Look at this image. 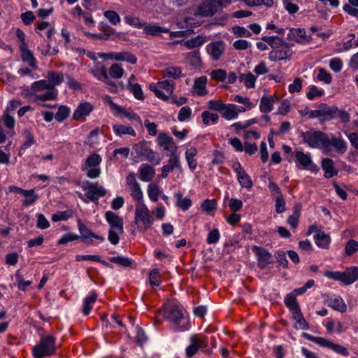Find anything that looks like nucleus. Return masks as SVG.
<instances>
[{"label": "nucleus", "instance_id": "nucleus-1", "mask_svg": "<svg viewBox=\"0 0 358 358\" xmlns=\"http://www.w3.org/2000/svg\"><path fill=\"white\" fill-rule=\"evenodd\" d=\"M303 141L311 148H317L327 155H343L347 151L348 145L341 136H329L327 134L315 129L301 133Z\"/></svg>", "mask_w": 358, "mask_h": 358}, {"label": "nucleus", "instance_id": "nucleus-2", "mask_svg": "<svg viewBox=\"0 0 358 358\" xmlns=\"http://www.w3.org/2000/svg\"><path fill=\"white\" fill-rule=\"evenodd\" d=\"M154 222L155 218L145 202L135 204L134 224L131 229L132 234L150 229Z\"/></svg>", "mask_w": 358, "mask_h": 358}, {"label": "nucleus", "instance_id": "nucleus-3", "mask_svg": "<svg viewBox=\"0 0 358 358\" xmlns=\"http://www.w3.org/2000/svg\"><path fill=\"white\" fill-rule=\"evenodd\" d=\"M166 320L169 321L176 331H185L189 329V319L180 306L176 303L169 305L164 312Z\"/></svg>", "mask_w": 358, "mask_h": 358}, {"label": "nucleus", "instance_id": "nucleus-4", "mask_svg": "<svg viewBox=\"0 0 358 358\" xmlns=\"http://www.w3.org/2000/svg\"><path fill=\"white\" fill-rule=\"evenodd\" d=\"M224 3L230 4L231 0H203L201 5L192 8V14L201 17H212L217 11L216 4L222 6Z\"/></svg>", "mask_w": 358, "mask_h": 358}, {"label": "nucleus", "instance_id": "nucleus-5", "mask_svg": "<svg viewBox=\"0 0 358 358\" xmlns=\"http://www.w3.org/2000/svg\"><path fill=\"white\" fill-rule=\"evenodd\" d=\"M55 338L52 336L43 337L32 350L35 358H43L53 355L56 351Z\"/></svg>", "mask_w": 358, "mask_h": 358}, {"label": "nucleus", "instance_id": "nucleus-6", "mask_svg": "<svg viewBox=\"0 0 358 358\" xmlns=\"http://www.w3.org/2000/svg\"><path fill=\"white\" fill-rule=\"evenodd\" d=\"M101 161V157L96 153H93L87 157L83 166V171L85 172L88 178L94 179L99 177L101 173L99 165Z\"/></svg>", "mask_w": 358, "mask_h": 358}, {"label": "nucleus", "instance_id": "nucleus-7", "mask_svg": "<svg viewBox=\"0 0 358 358\" xmlns=\"http://www.w3.org/2000/svg\"><path fill=\"white\" fill-rule=\"evenodd\" d=\"M149 88L157 98L167 100L173 94V83L166 80L157 83H151Z\"/></svg>", "mask_w": 358, "mask_h": 358}, {"label": "nucleus", "instance_id": "nucleus-8", "mask_svg": "<svg viewBox=\"0 0 358 358\" xmlns=\"http://www.w3.org/2000/svg\"><path fill=\"white\" fill-rule=\"evenodd\" d=\"M103 101L110 106L115 115H121L122 116L127 117L129 120H134L139 124H142V120L139 115L130 109L126 110L124 108L116 104L112 101L110 96L106 95L103 97Z\"/></svg>", "mask_w": 358, "mask_h": 358}, {"label": "nucleus", "instance_id": "nucleus-9", "mask_svg": "<svg viewBox=\"0 0 358 358\" xmlns=\"http://www.w3.org/2000/svg\"><path fill=\"white\" fill-rule=\"evenodd\" d=\"M126 185L129 191V194L132 199L139 203L145 202L143 200V193L141 188L140 184L138 182L134 173H129L126 178Z\"/></svg>", "mask_w": 358, "mask_h": 358}, {"label": "nucleus", "instance_id": "nucleus-10", "mask_svg": "<svg viewBox=\"0 0 358 358\" xmlns=\"http://www.w3.org/2000/svg\"><path fill=\"white\" fill-rule=\"evenodd\" d=\"M189 342V345L185 349V353L188 357L194 356L199 350H206L208 346L206 338L198 334L192 335Z\"/></svg>", "mask_w": 358, "mask_h": 358}, {"label": "nucleus", "instance_id": "nucleus-11", "mask_svg": "<svg viewBox=\"0 0 358 358\" xmlns=\"http://www.w3.org/2000/svg\"><path fill=\"white\" fill-rule=\"evenodd\" d=\"M190 31H193V30L189 29L186 31H179L176 32H173L170 34V36L172 37H181L182 39L176 40L171 43V45H203L206 43V38L205 36H197L195 38H192L190 39L185 40V38L187 34H189Z\"/></svg>", "mask_w": 358, "mask_h": 358}, {"label": "nucleus", "instance_id": "nucleus-12", "mask_svg": "<svg viewBox=\"0 0 358 358\" xmlns=\"http://www.w3.org/2000/svg\"><path fill=\"white\" fill-rule=\"evenodd\" d=\"M82 189L85 192V196L91 201H95L106 194V190L102 186L92 184L88 181L82 183Z\"/></svg>", "mask_w": 358, "mask_h": 358}, {"label": "nucleus", "instance_id": "nucleus-13", "mask_svg": "<svg viewBox=\"0 0 358 358\" xmlns=\"http://www.w3.org/2000/svg\"><path fill=\"white\" fill-rule=\"evenodd\" d=\"M252 252L255 253L258 266L264 269L273 262L272 255L265 248L257 245L252 248Z\"/></svg>", "mask_w": 358, "mask_h": 358}, {"label": "nucleus", "instance_id": "nucleus-14", "mask_svg": "<svg viewBox=\"0 0 358 358\" xmlns=\"http://www.w3.org/2000/svg\"><path fill=\"white\" fill-rule=\"evenodd\" d=\"M294 157L296 164L301 166L304 169L309 170L312 172H315L317 170L310 153H305L302 150H296Z\"/></svg>", "mask_w": 358, "mask_h": 358}, {"label": "nucleus", "instance_id": "nucleus-15", "mask_svg": "<svg viewBox=\"0 0 358 358\" xmlns=\"http://www.w3.org/2000/svg\"><path fill=\"white\" fill-rule=\"evenodd\" d=\"M232 169L236 173L238 181L242 187L250 189L252 187L253 182L250 176L245 172L239 162L234 163Z\"/></svg>", "mask_w": 358, "mask_h": 358}, {"label": "nucleus", "instance_id": "nucleus-16", "mask_svg": "<svg viewBox=\"0 0 358 358\" xmlns=\"http://www.w3.org/2000/svg\"><path fill=\"white\" fill-rule=\"evenodd\" d=\"M58 95V91L55 87H49L41 93L36 94V96L31 98L37 104L45 107H51L45 104V101L55 100Z\"/></svg>", "mask_w": 358, "mask_h": 358}, {"label": "nucleus", "instance_id": "nucleus-17", "mask_svg": "<svg viewBox=\"0 0 358 358\" xmlns=\"http://www.w3.org/2000/svg\"><path fill=\"white\" fill-rule=\"evenodd\" d=\"M52 86L48 84L47 80H40L33 83L30 88L25 89L22 91V94L27 99H31L36 94L43 92L48 90Z\"/></svg>", "mask_w": 358, "mask_h": 358}, {"label": "nucleus", "instance_id": "nucleus-18", "mask_svg": "<svg viewBox=\"0 0 358 358\" xmlns=\"http://www.w3.org/2000/svg\"><path fill=\"white\" fill-rule=\"evenodd\" d=\"M99 57L105 59H115L117 61H126L130 64H135L136 62V58L133 55H131L126 52H107V53H99Z\"/></svg>", "mask_w": 358, "mask_h": 358}, {"label": "nucleus", "instance_id": "nucleus-19", "mask_svg": "<svg viewBox=\"0 0 358 358\" xmlns=\"http://www.w3.org/2000/svg\"><path fill=\"white\" fill-rule=\"evenodd\" d=\"M335 109L333 107L327 106L326 104H322L317 110H313L310 112V118H318L321 121H327L332 120L333 113Z\"/></svg>", "mask_w": 358, "mask_h": 358}, {"label": "nucleus", "instance_id": "nucleus-20", "mask_svg": "<svg viewBox=\"0 0 358 358\" xmlns=\"http://www.w3.org/2000/svg\"><path fill=\"white\" fill-rule=\"evenodd\" d=\"M287 38L292 41H294L296 43H313V38L311 36H306V31L304 29L300 28H292L287 35Z\"/></svg>", "mask_w": 358, "mask_h": 358}, {"label": "nucleus", "instance_id": "nucleus-21", "mask_svg": "<svg viewBox=\"0 0 358 358\" xmlns=\"http://www.w3.org/2000/svg\"><path fill=\"white\" fill-rule=\"evenodd\" d=\"M105 218L110 226L109 229L124 231L123 220L118 215L108 210L105 213Z\"/></svg>", "mask_w": 358, "mask_h": 358}, {"label": "nucleus", "instance_id": "nucleus-22", "mask_svg": "<svg viewBox=\"0 0 358 358\" xmlns=\"http://www.w3.org/2000/svg\"><path fill=\"white\" fill-rule=\"evenodd\" d=\"M175 168L181 169V165L179 156L177 154L173 152L170 155L169 164L167 165L163 166L161 169V177L162 178H166L168 176L169 173L172 171Z\"/></svg>", "mask_w": 358, "mask_h": 358}, {"label": "nucleus", "instance_id": "nucleus-23", "mask_svg": "<svg viewBox=\"0 0 358 358\" xmlns=\"http://www.w3.org/2000/svg\"><path fill=\"white\" fill-rule=\"evenodd\" d=\"M94 106L89 102L83 101L78 104L73 114L75 120H80L88 116L93 110Z\"/></svg>", "mask_w": 358, "mask_h": 358}, {"label": "nucleus", "instance_id": "nucleus-24", "mask_svg": "<svg viewBox=\"0 0 358 358\" xmlns=\"http://www.w3.org/2000/svg\"><path fill=\"white\" fill-rule=\"evenodd\" d=\"M289 46H274L269 53V59L272 61L282 60L291 55Z\"/></svg>", "mask_w": 358, "mask_h": 358}, {"label": "nucleus", "instance_id": "nucleus-25", "mask_svg": "<svg viewBox=\"0 0 358 358\" xmlns=\"http://www.w3.org/2000/svg\"><path fill=\"white\" fill-rule=\"evenodd\" d=\"M278 101V98L275 94L264 95L260 99L259 110L262 113H268L273 108V105Z\"/></svg>", "mask_w": 358, "mask_h": 358}, {"label": "nucleus", "instance_id": "nucleus-26", "mask_svg": "<svg viewBox=\"0 0 358 358\" xmlns=\"http://www.w3.org/2000/svg\"><path fill=\"white\" fill-rule=\"evenodd\" d=\"M207 78L201 76L195 79L192 93L196 96H204L208 93L206 89Z\"/></svg>", "mask_w": 358, "mask_h": 358}, {"label": "nucleus", "instance_id": "nucleus-27", "mask_svg": "<svg viewBox=\"0 0 358 358\" xmlns=\"http://www.w3.org/2000/svg\"><path fill=\"white\" fill-rule=\"evenodd\" d=\"M112 127L115 134L119 137H122L124 135H129L134 137L136 136L134 129L129 124L115 123L113 124Z\"/></svg>", "mask_w": 358, "mask_h": 358}, {"label": "nucleus", "instance_id": "nucleus-28", "mask_svg": "<svg viewBox=\"0 0 358 358\" xmlns=\"http://www.w3.org/2000/svg\"><path fill=\"white\" fill-rule=\"evenodd\" d=\"M321 165L322 170L324 171V176L326 178H329L337 175L338 171L335 169L334 163L332 159L324 158L322 159Z\"/></svg>", "mask_w": 358, "mask_h": 358}, {"label": "nucleus", "instance_id": "nucleus-29", "mask_svg": "<svg viewBox=\"0 0 358 358\" xmlns=\"http://www.w3.org/2000/svg\"><path fill=\"white\" fill-rule=\"evenodd\" d=\"M314 240L316 245L322 249H328L331 243V238L329 235L324 231H319L315 236Z\"/></svg>", "mask_w": 358, "mask_h": 358}, {"label": "nucleus", "instance_id": "nucleus-30", "mask_svg": "<svg viewBox=\"0 0 358 358\" xmlns=\"http://www.w3.org/2000/svg\"><path fill=\"white\" fill-rule=\"evenodd\" d=\"M328 305L334 310L344 313L347 310V306L343 299L338 295H334L329 298Z\"/></svg>", "mask_w": 358, "mask_h": 358}, {"label": "nucleus", "instance_id": "nucleus-31", "mask_svg": "<svg viewBox=\"0 0 358 358\" xmlns=\"http://www.w3.org/2000/svg\"><path fill=\"white\" fill-rule=\"evenodd\" d=\"M197 154V150L194 146H189L185 152V159L187 162L189 168L193 171L197 166V162L195 157Z\"/></svg>", "mask_w": 358, "mask_h": 358}, {"label": "nucleus", "instance_id": "nucleus-32", "mask_svg": "<svg viewBox=\"0 0 358 358\" xmlns=\"http://www.w3.org/2000/svg\"><path fill=\"white\" fill-rule=\"evenodd\" d=\"M97 299V294L91 292L90 295L83 300L82 312L85 315H88Z\"/></svg>", "mask_w": 358, "mask_h": 358}, {"label": "nucleus", "instance_id": "nucleus-33", "mask_svg": "<svg viewBox=\"0 0 358 358\" xmlns=\"http://www.w3.org/2000/svg\"><path fill=\"white\" fill-rule=\"evenodd\" d=\"M343 283L350 285L358 279V267H351L343 272Z\"/></svg>", "mask_w": 358, "mask_h": 358}, {"label": "nucleus", "instance_id": "nucleus-34", "mask_svg": "<svg viewBox=\"0 0 358 358\" xmlns=\"http://www.w3.org/2000/svg\"><path fill=\"white\" fill-rule=\"evenodd\" d=\"M157 144L163 147L164 150H170L171 145L173 144V139L165 132H161L157 136Z\"/></svg>", "mask_w": 358, "mask_h": 358}, {"label": "nucleus", "instance_id": "nucleus-35", "mask_svg": "<svg viewBox=\"0 0 358 358\" xmlns=\"http://www.w3.org/2000/svg\"><path fill=\"white\" fill-rule=\"evenodd\" d=\"M223 118L227 120H232L238 118L235 104H225L221 113Z\"/></svg>", "mask_w": 358, "mask_h": 358}, {"label": "nucleus", "instance_id": "nucleus-36", "mask_svg": "<svg viewBox=\"0 0 358 358\" xmlns=\"http://www.w3.org/2000/svg\"><path fill=\"white\" fill-rule=\"evenodd\" d=\"M22 196L24 197L22 205L25 207L33 205L39 199V196L35 193L34 189H26Z\"/></svg>", "mask_w": 358, "mask_h": 358}, {"label": "nucleus", "instance_id": "nucleus-37", "mask_svg": "<svg viewBox=\"0 0 358 358\" xmlns=\"http://www.w3.org/2000/svg\"><path fill=\"white\" fill-rule=\"evenodd\" d=\"M47 81L51 86L60 85L64 81V75L59 71H50L47 74Z\"/></svg>", "mask_w": 358, "mask_h": 358}, {"label": "nucleus", "instance_id": "nucleus-38", "mask_svg": "<svg viewBox=\"0 0 358 358\" xmlns=\"http://www.w3.org/2000/svg\"><path fill=\"white\" fill-rule=\"evenodd\" d=\"M174 196L177 199V206L182 210L185 211L192 206V200L189 197H183L181 192H176Z\"/></svg>", "mask_w": 358, "mask_h": 358}, {"label": "nucleus", "instance_id": "nucleus-39", "mask_svg": "<svg viewBox=\"0 0 358 358\" xmlns=\"http://www.w3.org/2000/svg\"><path fill=\"white\" fill-rule=\"evenodd\" d=\"M285 305L292 311V314L301 311L299 306L296 301V296L294 293L288 294L284 299Z\"/></svg>", "mask_w": 358, "mask_h": 358}, {"label": "nucleus", "instance_id": "nucleus-40", "mask_svg": "<svg viewBox=\"0 0 358 358\" xmlns=\"http://www.w3.org/2000/svg\"><path fill=\"white\" fill-rule=\"evenodd\" d=\"M206 50L211 59L214 61L220 59L224 52V46H206Z\"/></svg>", "mask_w": 358, "mask_h": 358}, {"label": "nucleus", "instance_id": "nucleus-41", "mask_svg": "<svg viewBox=\"0 0 358 358\" xmlns=\"http://www.w3.org/2000/svg\"><path fill=\"white\" fill-rule=\"evenodd\" d=\"M238 79L248 88H254L255 87L256 77L250 72L240 74Z\"/></svg>", "mask_w": 358, "mask_h": 358}, {"label": "nucleus", "instance_id": "nucleus-42", "mask_svg": "<svg viewBox=\"0 0 358 358\" xmlns=\"http://www.w3.org/2000/svg\"><path fill=\"white\" fill-rule=\"evenodd\" d=\"M324 94V90L317 87L316 85H310L308 87L306 98L309 100H313L320 98Z\"/></svg>", "mask_w": 358, "mask_h": 358}, {"label": "nucleus", "instance_id": "nucleus-43", "mask_svg": "<svg viewBox=\"0 0 358 358\" xmlns=\"http://www.w3.org/2000/svg\"><path fill=\"white\" fill-rule=\"evenodd\" d=\"M155 175V170L148 165L143 166L140 168L141 180L144 182L150 181Z\"/></svg>", "mask_w": 358, "mask_h": 358}, {"label": "nucleus", "instance_id": "nucleus-44", "mask_svg": "<svg viewBox=\"0 0 358 358\" xmlns=\"http://www.w3.org/2000/svg\"><path fill=\"white\" fill-rule=\"evenodd\" d=\"M187 62L194 68H199L201 65V60L199 52L197 50H193L187 54Z\"/></svg>", "mask_w": 358, "mask_h": 358}, {"label": "nucleus", "instance_id": "nucleus-45", "mask_svg": "<svg viewBox=\"0 0 358 358\" xmlns=\"http://www.w3.org/2000/svg\"><path fill=\"white\" fill-rule=\"evenodd\" d=\"M109 261L122 267H131L134 263L131 259L122 255L110 257Z\"/></svg>", "mask_w": 358, "mask_h": 358}, {"label": "nucleus", "instance_id": "nucleus-46", "mask_svg": "<svg viewBox=\"0 0 358 358\" xmlns=\"http://www.w3.org/2000/svg\"><path fill=\"white\" fill-rule=\"evenodd\" d=\"M76 260L78 261V262H80V261H94V262H99L101 263V264L107 266V267H111V265L104 261V260H102L100 257V256L99 255H77L76 257Z\"/></svg>", "mask_w": 358, "mask_h": 358}, {"label": "nucleus", "instance_id": "nucleus-47", "mask_svg": "<svg viewBox=\"0 0 358 358\" xmlns=\"http://www.w3.org/2000/svg\"><path fill=\"white\" fill-rule=\"evenodd\" d=\"M22 59L23 61L28 63V64L33 69H36V60L32 53L26 48V46L22 48Z\"/></svg>", "mask_w": 358, "mask_h": 358}, {"label": "nucleus", "instance_id": "nucleus-48", "mask_svg": "<svg viewBox=\"0 0 358 358\" xmlns=\"http://www.w3.org/2000/svg\"><path fill=\"white\" fill-rule=\"evenodd\" d=\"M70 113L71 109L69 107L63 105L59 106L55 115V118L57 122H62L69 116Z\"/></svg>", "mask_w": 358, "mask_h": 358}, {"label": "nucleus", "instance_id": "nucleus-49", "mask_svg": "<svg viewBox=\"0 0 358 358\" xmlns=\"http://www.w3.org/2000/svg\"><path fill=\"white\" fill-rule=\"evenodd\" d=\"M201 117L203 123L206 125H208L210 124L217 123L219 116L216 113L205 110L201 113Z\"/></svg>", "mask_w": 358, "mask_h": 358}, {"label": "nucleus", "instance_id": "nucleus-50", "mask_svg": "<svg viewBox=\"0 0 358 358\" xmlns=\"http://www.w3.org/2000/svg\"><path fill=\"white\" fill-rule=\"evenodd\" d=\"M159 193V188L157 184L150 183L148 186V196L152 201L157 202L158 201Z\"/></svg>", "mask_w": 358, "mask_h": 358}, {"label": "nucleus", "instance_id": "nucleus-51", "mask_svg": "<svg viewBox=\"0 0 358 358\" xmlns=\"http://www.w3.org/2000/svg\"><path fill=\"white\" fill-rule=\"evenodd\" d=\"M293 319L296 321L295 327L299 329H307L308 326L306 321L302 316L301 312L299 311L292 314Z\"/></svg>", "mask_w": 358, "mask_h": 358}, {"label": "nucleus", "instance_id": "nucleus-52", "mask_svg": "<svg viewBox=\"0 0 358 358\" xmlns=\"http://www.w3.org/2000/svg\"><path fill=\"white\" fill-rule=\"evenodd\" d=\"M92 74L94 77L99 80H104L108 79V70L104 66L96 67L92 70Z\"/></svg>", "mask_w": 358, "mask_h": 358}, {"label": "nucleus", "instance_id": "nucleus-53", "mask_svg": "<svg viewBox=\"0 0 358 358\" xmlns=\"http://www.w3.org/2000/svg\"><path fill=\"white\" fill-rule=\"evenodd\" d=\"M182 75V71L180 67L170 66L164 70V76L169 78L177 79Z\"/></svg>", "mask_w": 358, "mask_h": 358}, {"label": "nucleus", "instance_id": "nucleus-54", "mask_svg": "<svg viewBox=\"0 0 358 358\" xmlns=\"http://www.w3.org/2000/svg\"><path fill=\"white\" fill-rule=\"evenodd\" d=\"M317 79L325 84H330L332 81L331 75L323 68L318 69Z\"/></svg>", "mask_w": 358, "mask_h": 358}, {"label": "nucleus", "instance_id": "nucleus-55", "mask_svg": "<svg viewBox=\"0 0 358 358\" xmlns=\"http://www.w3.org/2000/svg\"><path fill=\"white\" fill-rule=\"evenodd\" d=\"M201 207L203 211L212 214L217 207V202L215 199H206L202 202Z\"/></svg>", "mask_w": 358, "mask_h": 358}, {"label": "nucleus", "instance_id": "nucleus-56", "mask_svg": "<svg viewBox=\"0 0 358 358\" xmlns=\"http://www.w3.org/2000/svg\"><path fill=\"white\" fill-rule=\"evenodd\" d=\"M234 101L243 104L248 108H254L256 106L257 101L252 102L250 101V98L246 96H243L241 95H236L234 98Z\"/></svg>", "mask_w": 358, "mask_h": 358}, {"label": "nucleus", "instance_id": "nucleus-57", "mask_svg": "<svg viewBox=\"0 0 358 358\" xmlns=\"http://www.w3.org/2000/svg\"><path fill=\"white\" fill-rule=\"evenodd\" d=\"M144 155L147 160L155 165L159 164L161 162V157L150 149L145 150Z\"/></svg>", "mask_w": 358, "mask_h": 358}, {"label": "nucleus", "instance_id": "nucleus-58", "mask_svg": "<svg viewBox=\"0 0 358 358\" xmlns=\"http://www.w3.org/2000/svg\"><path fill=\"white\" fill-rule=\"evenodd\" d=\"M358 251V242L354 239L349 240L345 245V252L347 255H352Z\"/></svg>", "mask_w": 358, "mask_h": 358}, {"label": "nucleus", "instance_id": "nucleus-59", "mask_svg": "<svg viewBox=\"0 0 358 358\" xmlns=\"http://www.w3.org/2000/svg\"><path fill=\"white\" fill-rule=\"evenodd\" d=\"M335 111L333 113L332 119L339 118L342 122H348L350 120V115L344 110H341L336 107H333Z\"/></svg>", "mask_w": 358, "mask_h": 358}, {"label": "nucleus", "instance_id": "nucleus-60", "mask_svg": "<svg viewBox=\"0 0 358 358\" xmlns=\"http://www.w3.org/2000/svg\"><path fill=\"white\" fill-rule=\"evenodd\" d=\"M109 73L113 78L118 79L122 77L124 70L120 65L115 64L110 66Z\"/></svg>", "mask_w": 358, "mask_h": 358}, {"label": "nucleus", "instance_id": "nucleus-61", "mask_svg": "<svg viewBox=\"0 0 358 358\" xmlns=\"http://www.w3.org/2000/svg\"><path fill=\"white\" fill-rule=\"evenodd\" d=\"M192 115V109L188 106L182 107L178 114V120L180 122L187 120Z\"/></svg>", "mask_w": 358, "mask_h": 358}, {"label": "nucleus", "instance_id": "nucleus-62", "mask_svg": "<svg viewBox=\"0 0 358 358\" xmlns=\"http://www.w3.org/2000/svg\"><path fill=\"white\" fill-rule=\"evenodd\" d=\"M103 15L112 24L115 25L120 22V17L115 11L106 10L103 13Z\"/></svg>", "mask_w": 358, "mask_h": 358}, {"label": "nucleus", "instance_id": "nucleus-63", "mask_svg": "<svg viewBox=\"0 0 358 358\" xmlns=\"http://www.w3.org/2000/svg\"><path fill=\"white\" fill-rule=\"evenodd\" d=\"M78 229L81 235V238L88 240L93 237L94 232L89 229L85 225L80 222H78Z\"/></svg>", "mask_w": 358, "mask_h": 358}, {"label": "nucleus", "instance_id": "nucleus-64", "mask_svg": "<svg viewBox=\"0 0 358 358\" xmlns=\"http://www.w3.org/2000/svg\"><path fill=\"white\" fill-rule=\"evenodd\" d=\"M220 238V234L217 229L211 230L207 236L206 242L208 244H215Z\"/></svg>", "mask_w": 358, "mask_h": 358}]
</instances>
